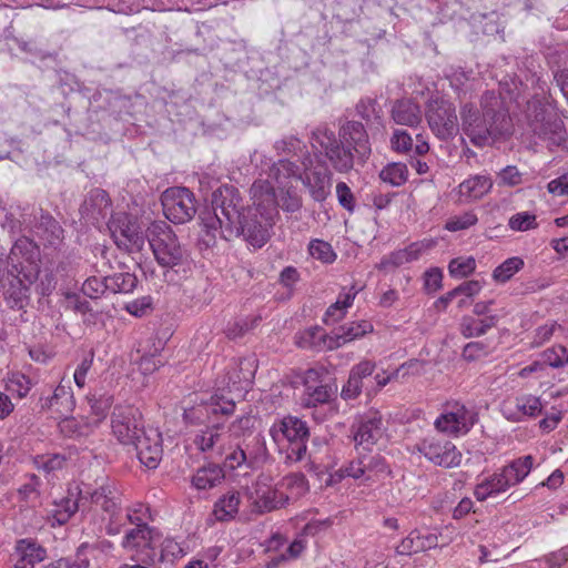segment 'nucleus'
Here are the masks:
<instances>
[{
  "label": "nucleus",
  "instance_id": "1",
  "mask_svg": "<svg viewBox=\"0 0 568 568\" xmlns=\"http://www.w3.org/2000/svg\"><path fill=\"white\" fill-rule=\"evenodd\" d=\"M252 205L244 210L240 192L233 185H222L212 194V207L201 212V242L214 246L217 236L230 241L243 235L253 247H262L271 239L280 217L274 186L266 180L251 186Z\"/></svg>",
  "mask_w": 568,
  "mask_h": 568
},
{
  "label": "nucleus",
  "instance_id": "2",
  "mask_svg": "<svg viewBox=\"0 0 568 568\" xmlns=\"http://www.w3.org/2000/svg\"><path fill=\"white\" fill-rule=\"evenodd\" d=\"M462 130L476 146H486L501 135L508 134L510 119L504 103L494 91L481 95L480 109L465 104L460 110Z\"/></svg>",
  "mask_w": 568,
  "mask_h": 568
},
{
  "label": "nucleus",
  "instance_id": "3",
  "mask_svg": "<svg viewBox=\"0 0 568 568\" xmlns=\"http://www.w3.org/2000/svg\"><path fill=\"white\" fill-rule=\"evenodd\" d=\"M534 466V457L527 455L504 466L500 473H495L479 483L474 495L479 501L506 491L509 487L521 483Z\"/></svg>",
  "mask_w": 568,
  "mask_h": 568
},
{
  "label": "nucleus",
  "instance_id": "4",
  "mask_svg": "<svg viewBox=\"0 0 568 568\" xmlns=\"http://www.w3.org/2000/svg\"><path fill=\"white\" fill-rule=\"evenodd\" d=\"M149 244L158 263L174 267L183 260V250L173 231L164 223H154L149 229Z\"/></svg>",
  "mask_w": 568,
  "mask_h": 568
},
{
  "label": "nucleus",
  "instance_id": "5",
  "mask_svg": "<svg viewBox=\"0 0 568 568\" xmlns=\"http://www.w3.org/2000/svg\"><path fill=\"white\" fill-rule=\"evenodd\" d=\"M312 146L324 152L334 170L346 173L354 166V154L343 145L335 133L326 126H320L312 133Z\"/></svg>",
  "mask_w": 568,
  "mask_h": 568
},
{
  "label": "nucleus",
  "instance_id": "6",
  "mask_svg": "<svg viewBox=\"0 0 568 568\" xmlns=\"http://www.w3.org/2000/svg\"><path fill=\"white\" fill-rule=\"evenodd\" d=\"M159 534L148 525L129 529L122 540V547L131 554V560L153 565L155 562V547Z\"/></svg>",
  "mask_w": 568,
  "mask_h": 568
},
{
  "label": "nucleus",
  "instance_id": "7",
  "mask_svg": "<svg viewBox=\"0 0 568 568\" xmlns=\"http://www.w3.org/2000/svg\"><path fill=\"white\" fill-rule=\"evenodd\" d=\"M112 433L123 445H133L146 432L139 408L125 405L116 406L111 416Z\"/></svg>",
  "mask_w": 568,
  "mask_h": 568
},
{
  "label": "nucleus",
  "instance_id": "8",
  "mask_svg": "<svg viewBox=\"0 0 568 568\" xmlns=\"http://www.w3.org/2000/svg\"><path fill=\"white\" fill-rule=\"evenodd\" d=\"M161 203L168 220L183 224L196 213L193 193L186 187H170L162 193Z\"/></svg>",
  "mask_w": 568,
  "mask_h": 568
},
{
  "label": "nucleus",
  "instance_id": "9",
  "mask_svg": "<svg viewBox=\"0 0 568 568\" xmlns=\"http://www.w3.org/2000/svg\"><path fill=\"white\" fill-rule=\"evenodd\" d=\"M476 422V414L473 410L458 402H454L447 403L434 425L440 433L458 436L467 434Z\"/></svg>",
  "mask_w": 568,
  "mask_h": 568
},
{
  "label": "nucleus",
  "instance_id": "10",
  "mask_svg": "<svg viewBox=\"0 0 568 568\" xmlns=\"http://www.w3.org/2000/svg\"><path fill=\"white\" fill-rule=\"evenodd\" d=\"M112 237L120 248L129 252L140 251L144 245V237L135 219L120 212L112 215L108 223Z\"/></svg>",
  "mask_w": 568,
  "mask_h": 568
},
{
  "label": "nucleus",
  "instance_id": "11",
  "mask_svg": "<svg viewBox=\"0 0 568 568\" xmlns=\"http://www.w3.org/2000/svg\"><path fill=\"white\" fill-rule=\"evenodd\" d=\"M90 499L92 504L99 505L109 514L106 532L118 535L123 525L120 516V503L116 490L110 485H102L94 490L80 491V500Z\"/></svg>",
  "mask_w": 568,
  "mask_h": 568
},
{
  "label": "nucleus",
  "instance_id": "12",
  "mask_svg": "<svg viewBox=\"0 0 568 568\" xmlns=\"http://www.w3.org/2000/svg\"><path fill=\"white\" fill-rule=\"evenodd\" d=\"M429 128L440 140H448L458 132V120L455 106L445 100L435 101L427 112Z\"/></svg>",
  "mask_w": 568,
  "mask_h": 568
},
{
  "label": "nucleus",
  "instance_id": "13",
  "mask_svg": "<svg viewBox=\"0 0 568 568\" xmlns=\"http://www.w3.org/2000/svg\"><path fill=\"white\" fill-rule=\"evenodd\" d=\"M417 447L419 453L437 466L452 468L459 466L462 462L460 452L449 440L428 437L423 439Z\"/></svg>",
  "mask_w": 568,
  "mask_h": 568
},
{
  "label": "nucleus",
  "instance_id": "14",
  "mask_svg": "<svg viewBox=\"0 0 568 568\" xmlns=\"http://www.w3.org/2000/svg\"><path fill=\"white\" fill-rule=\"evenodd\" d=\"M385 427L379 412H368L359 422L353 439L357 452H369L383 438Z\"/></svg>",
  "mask_w": 568,
  "mask_h": 568
},
{
  "label": "nucleus",
  "instance_id": "15",
  "mask_svg": "<svg viewBox=\"0 0 568 568\" xmlns=\"http://www.w3.org/2000/svg\"><path fill=\"white\" fill-rule=\"evenodd\" d=\"M531 131L549 146H561L566 142V130L564 123L555 114L538 112L530 122Z\"/></svg>",
  "mask_w": 568,
  "mask_h": 568
},
{
  "label": "nucleus",
  "instance_id": "16",
  "mask_svg": "<svg viewBox=\"0 0 568 568\" xmlns=\"http://www.w3.org/2000/svg\"><path fill=\"white\" fill-rule=\"evenodd\" d=\"M36 275L32 272L17 273L7 272V285L2 284L4 295L11 307L22 308L29 300V286L34 281Z\"/></svg>",
  "mask_w": 568,
  "mask_h": 568
},
{
  "label": "nucleus",
  "instance_id": "17",
  "mask_svg": "<svg viewBox=\"0 0 568 568\" xmlns=\"http://www.w3.org/2000/svg\"><path fill=\"white\" fill-rule=\"evenodd\" d=\"M270 434L274 442L281 445L283 439L287 444L307 440L310 430L304 420L294 416H286L271 427Z\"/></svg>",
  "mask_w": 568,
  "mask_h": 568
},
{
  "label": "nucleus",
  "instance_id": "18",
  "mask_svg": "<svg viewBox=\"0 0 568 568\" xmlns=\"http://www.w3.org/2000/svg\"><path fill=\"white\" fill-rule=\"evenodd\" d=\"M139 460L150 469L156 468L162 459L161 434L156 430L146 432L133 445Z\"/></svg>",
  "mask_w": 568,
  "mask_h": 568
},
{
  "label": "nucleus",
  "instance_id": "19",
  "mask_svg": "<svg viewBox=\"0 0 568 568\" xmlns=\"http://www.w3.org/2000/svg\"><path fill=\"white\" fill-rule=\"evenodd\" d=\"M339 135L347 145L353 146L357 159L365 162L371 154V144L364 125L357 121H348L341 128Z\"/></svg>",
  "mask_w": 568,
  "mask_h": 568
},
{
  "label": "nucleus",
  "instance_id": "20",
  "mask_svg": "<svg viewBox=\"0 0 568 568\" xmlns=\"http://www.w3.org/2000/svg\"><path fill=\"white\" fill-rule=\"evenodd\" d=\"M226 438L224 426L215 424L201 429L194 438V444L200 450L210 453L211 456H222L225 452Z\"/></svg>",
  "mask_w": 568,
  "mask_h": 568
},
{
  "label": "nucleus",
  "instance_id": "21",
  "mask_svg": "<svg viewBox=\"0 0 568 568\" xmlns=\"http://www.w3.org/2000/svg\"><path fill=\"white\" fill-rule=\"evenodd\" d=\"M250 499L251 513L263 515L284 506L288 497L272 487L257 485L255 493L251 495Z\"/></svg>",
  "mask_w": 568,
  "mask_h": 568
},
{
  "label": "nucleus",
  "instance_id": "22",
  "mask_svg": "<svg viewBox=\"0 0 568 568\" xmlns=\"http://www.w3.org/2000/svg\"><path fill=\"white\" fill-rule=\"evenodd\" d=\"M264 444L260 436H248L241 444L237 445L236 449L226 456V460L231 468H236L242 465L254 467L257 462L260 454L264 452Z\"/></svg>",
  "mask_w": 568,
  "mask_h": 568
},
{
  "label": "nucleus",
  "instance_id": "23",
  "mask_svg": "<svg viewBox=\"0 0 568 568\" xmlns=\"http://www.w3.org/2000/svg\"><path fill=\"white\" fill-rule=\"evenodd\" d=\"M36 254L37 246L31 240L27 237L18 239L7 257V272L29 273L30 271H27L24 263L31 264Z\"/></svg>",
  "mask_w": 568,
  "mask_h": 568
},
{
  "label": "nucleus",
  "instance_id": "24",
  "mask_svg": "<svg viewBox=\"0 0 568 568\" xmlns=\"http://www.w3.org/2000/svg\"><path fill=\"white\" fill-rule=\"evenodd\" d=\"M295 343L298 347L311 351H325L338 348V339L327 335L318 327L313 326L296 334Z\"/></svg>",
  "mask_w": 568,
  "mask_h": 568
},
{
  "label": "nucleus",
  "instance_id": "25",
  "mask_svg": "<svg viewBox=\"0 0 568 568\" xmlns=\"http://www.w3.org/2000/svg\"><path fill=\"white\" fill-rule=\"evenodd\" d=\"M41 402L42 409L51 410L59 418L68 416L74 408V398L71 388L62 384L55 387L52 396L41 399Z\"/></svg>",
  "mask_w": 568,
  "mask_h": 568
},
{
  "label": "nucleus",
  "instance_id": "26",
  "mask_svg": "<svg viewBox=\"0 0 568 568\" xmlns=\"http://www.w3.org/2000/svg\"><path fill=\"white\" fill-rule=\"evenodd\" d=\"M375 363L368 359L356 364L349 372L348 381L342 388V397L352 399L357 397L363 388V379L371 376L375 371Z\"/></svg>",
  "mask_w": 568,
  "mask_h": 568
},
{
  "label": "nucleus",
  "instance_id": "27",
  "mask_svg": "<svg viewBox=\"0 0 568 568\" xmlns=\"http://www.w3.org/2000/svg\"><path fill=\"white\" fill-rule=\"evenodd\" d=\"M111 209L108 193L101 189L92 190L81 205V214L92 221L104 219Z\"/></svg>",
  "mask_w": 568,
  "mask_h": 568
},
{
  "label": "nucleus",
  "instance_id": "28",
  "mask_svg": "<svg viewBox=\"0 0 568 568\" xmlns=\"http://www.w3.org/2000/svg\"><path fill=\"white\" fill-rule=\"evenodd\" d=\"M507 417L513 420H520L524 416H536L541 412V403L538 397L525 395L504 404Z\"/></svg>",
  "mask_w": 568,
  "mask_h": 568
},
{
  "label": "nucleus",
  "instance_id": "29",
  "mask_svg": "<svg viewBox=\"0 0 568 568\" xmlns=\"http://www.w3.org/2000/svg\"><path fill=\"white\" fill-rule=\"evenodd\" d=\"M438 538L434 534L422 535L418 530H413L396 547L398 555H413L437 547Z\"/></svg>",
  "mask_w": 568,
  "mask_h": 568
},
{
  "label": "nucleus",
  "instance_id": "30",
  "mask_svg": "<svg viewBox=\"0 0 568 568\" xmlns=\"http://www.w3.org/2000/svg\"><path fill=\"white\" fill-rule=\"evenodd\" d=\"M305 184L308 186L315 201H324L331 193L332 173L327 168L311 170L305 174Z\"/></svg>",
  "mask_w": 568,
  "mask_h": 568
},
{
  "label": "nucleus",
  "instance_id": "31",
  "mask_svg": "<svg viewBox=\"0 0 568 568\" xmlns=\"http://www.w3.org/2000/svg\"><path fill=\"white\" fill-rule=\"evenodd\" d=\"M16 551L19 555L17 561L34 568L36 564L47 558V549L32 538L20 539L16 544Z\"/></svg>",
  "mask_w": 568,
  "mask_h": 568
},
{
  "label": "nucleus",
  "instance_id": "32",
  "mask_svg": "<svg viewBox=\"0 0 568 568\" xmlns=\"http://www.w3.org/2000/svg\"><path fill=\"white\" fill-rule=\"evenodd\" d=\"M392 118L397 124L413 128L422 122V110L412 100H399L393 105Z\"/></svg>",
  "mask_w": 568,
  "mask_h": 568
},
{
  "label": "nucleus",
  "instance_id": "33",
  "mask_svg": "<svg viewBox=\"0 0 568 568\" xmlns=\"http://www.w3.org/2000/svg\"><path fill=\"white\" fill-rule=\"evenodd\" d=\"M493 187V181L486 175H474L458 185V193L465 201L479 200Z\"/></svg>",
  "mask_w": 568,
  "mask_h": 568
},
{
  "label": "nucleus",
  "instance_id": "34",
  "mask_svg": "<svg viewBox=\"0 0 568 568\" xmlns=\"http://www.w3.org/2000/svg\"><path fill=\"white\" fill-rule=\"evenodd\" d=\"M498 321V315H488L484 318L464 316L459 324V331L466 338L478 337L485 335L490 328L495 327Z\"/></svg>",
  "mask_w": 568,
  "mask_h": 568
},
{
  "label": "nucleus",
  "instance_id": "35",
  "mask_svg": "<svg viewBox=\"0 0 568 568\" xmlns=\"http://www.w3.org/2000/svg\"><path fill=\"white\" fill-rule=\"evenodd\" d=\"M254 374V361L250 358L240 359L239 363H234L232 371L227 372V386L241 390L253 381Z\"/></svg>",
  "mask_w": 568,
  "mask_h": 568
},
{
  "label": "nucleus",
  "instance_id": "36",
  "mask_svg": "<svg viewBox=\"0 0 568 568\" xmlns=\"http://www.w3.org/2000/svg\"><path fill=\"white\" fill-rule=\"evenodd\" d=\"M419 254L420 247L417 243H414L404 250H398L387 256H384L377 265V268L385 272L395 270L404 264L417 260Z\"/></svg>",
  "mask_w": 568,
  "mask_h": 568
},
{
  "label": "nucleus",
  "instance_id": "37",
  "mask_svg": "<svg viewBox=\"0 0 568 568\" xmlns=\"http://www.w3.org/2000/svg\"><path fill=\"white\" fill-rule=\"evenodd\" d=\"M225 478L222 467L215 464L203 466L192 477V484L196 489L205 490L220 485Z\"/></svg>",
  "mask_w": 568,
  "mask_h": 568
},
{
  "label": "nucleus",
  "instance_id": "38",
  "mask_svg": "<svg viewBox=\"0 0 568 568\" xmlns=\"http://www.w3.org/2000/svg\"><path fill=\"white\" fill-rule=\"evenodd\" d=\"M240 504V494L233 490L227 491L215 501L213 515L220 521L231 520L237 515Z\"/></svg>",
  "mask_w": 568,
  "mask_h": 568
},
{
  "label": "nucleus",
  "instance_id": "39",
  "mask_svg": "<svg viewBox=\"0 0 568 568\" xmlns=\"http://www.w3.org/2000/svg\"><path fill=\"white\" fill-rule=\"evenodd\" d=\"M335 392L336 388L329 385H307L301 396V404L307 408L327 404L335 395Z\"/></svg>",
  "mask_w": 568,
  "mask_h": 568
},
{
  "label": "nucleus",
  "instance_id": "40",
  "mask_svg": "<svg viewBox=\"0 0 568 568\" xmlns=\"http://www.w3.org/2000/svg\"><path fill=\"white\" fill-rule=\"evenodd\" d=\"M372 331L373 325L368 321L352 322L341 326L333 337L338 339V347H341L345 343L362 337Z\"/></svg>",
  "mask_w": 568,
  "mask_h": 568
},
{
  "label": "nucleus",
  "instance_id": "41",
  "mask_svg": "<svg viewBox=\"0 0 568 568\" xmlns=\"http://www.w3.org/2000/svg\"><path fill=\"white\" fill-rule=\"evenodd\" d=\"M270 176L273 178L280 185H286V180L294 178L300 180L302 178L301 168L288 160H280L270 170Z\"/></svg>",
  "mask_w": 568,
  "mask_h": 568
},
{
  "label": "nucleus",
  "instance_id": "42",
  "mask_svg": "<svg viewBox=\"0 0 568 568\" xmlns=\"http://www.w3.org/2000/svg\"><path fill=\"white\" fill-rule=\"evenodd\" d=\"M261 316L250 315L245 317L235 318L230 322L225 328V334L230 339L243 337L247 332L255 328L261 322Z\"/></svg>",
  "mask_w": 568,
  "mask_h": 568
},
{
  "label": "nucleus",
  "instance_id": "43",
  "mask_svg": "<svg viewBox=\"0 0 568 568\" xmlns=\"http://www.w3.org/2000/svg\"><path fill=\"white\" fill-rule=\"evenodd\" d=\"M357 292L358 291L353 286L347 292L341 293L337 301L327 308L325 321L328 322L332 320L333 322H336L341 320L344 316L345 310L353 304Z\"/></svg>",
  "mask_w": 568,
  "mask_h": 568
},
{
  "label": "nucleus",
  "instance_id": "44",
  "mask_svg": "<svg viewBox=\"0 0 568 568\" xmlns=\"http://www.w3.org/2000/svg\"><path fill=\"white\" fill-rule=\"evenodd\" d=\"M357 292L358 291L353 286L347 292L341 293L337 301L327 308L325 321L328 322L332 320L333 322H336L341 320L344 316L345 310L353 304Z\"/></svg>",
  "mask_w": 568,
  "mask_h": 568
},
{
  "label": "nucleus",
  "instance_id": "45",
  "mask_svg": "<svg viewBox=\"0 0 568 568\" xmlns=\"http://www.w3.org/2000/svg\"><path fill=\"white\" fill-rule=\"evenodd\" d=\"M138 278L132 273H119L108 276L109 292L128 294L136 287Z\"/></svg>",
  "mask_w": 568,
  "mask_h": 568
},
{
  "label": "nucleus",
  "instance_id": "46",
  "mask_svg": "<svg viewBox=\"0 0 568 568\" xmlns=\"http://www.w3.org/2000/svg\"><path fill=\"white\" fill-rule=\"evenodd\" d=\"M379 176L384 182L400 186L408 179V170L404 163H390L381 171Z\"/></svg>",
  "mask_w": 568,
  "mask_h": 568
},
{
  "label": "nucleus",
  "instance_id": "47",
  "mask_svg": "<svg viewBox=\"0 0 568 568\" xmlns=\"http://www.w3.org/2000/svg\"><path fill=\"white\" fill-rule=\"evenodd\" d=\"M87 548V545H81L74 557H62L43 566V568H89V558L84 557V550Z\"/></svg>",
  "mask_w": 568,
  "mask_h": 568
},
{
  "label": "nucleus",
  "instance_id": "48",
  "mask_svg": "<svg viewBox=\"0 0 568 568\" xmlns=\"http://www.w3.org/2000/svg\"><path fill=\"white\" fill-rule=\"evenodd\" d=\"M545 364L552 368H561L568 365V349L562 345H556L541 353Z\"/></svg>",
  "mask_w": 568,
  "mask_h": 568
},
{
  "label": "nucleus",
  "instance_id": "49",
  "mask_svg": "<svg viewBox=\"0 0 568 568\" xmlns=\"http://www.w3.org/2000/svg\"><path fill=\"white\" fill-rule=\"evenodd\" d=\"M524 266V261L519 257H510L495 268L493 277L497 282H507L515 273Z\"/></svg>",
  "mask_w": 568,
  "mask_h": 568
},
{
  "label": "nucleus",
  "instance_id": "50",
  "mask_svg": "<svg viewBox=\"0 0 568 568\" xmlns=\"http://www.w3.org/2000/svg\"><path fill=\"white\" fill-rule=\"evenodd\" d=\"M477 222V215L473 211H468L450 216L445 223V230L449 232L463 231L475 225Z\"/></svg>",
  "mask_w": 568,
  "mask_h": 568
},
{
  "label": "nucleus",
  "instance_id": "51",
  "mask_svg": "<svg viewBox=\"0 0 568 568\" xmlns=\"http://www.w3.org/2000/svg\"><path fill=\"white\" fill-rule=\"evenodd\" d=\"M79 503L74 498H63L53 510V518L59 525L65 524L78 510Z\"/></svg>",
  "mask_w": 568,
  "mask_h": 568
},
{
  "label": "nucleus",
  "instance_id": "52",
  "mask_svg": "<svg viewBox=\"0 0 568 568\" xmlns=\"http://www.w3.org/2000/svg\"><path fill=\"white\" fill-rule=\"evenodd\" d=\"M106 291H109L108 276H90L84 281L82 285L83 294L90 298H99Z\"/></svg>",
  "mask_w": 568,
  "mask_h": 568
},
{
  "label": "nucleus",
  "instance_id": "53",
  "mask_svg": "<svg viewBox=\"0 0 568 568\" xmlns=\"http://www.w3.org/2000/svg\"><path fill=\"white\" fill-rule=\"evenodd\" d=\"M206 412L212 414L232 415L235 409L233 399H227L223 395L214 394L211 396L210 402L204 406Z\"/></svg>",
  "mask_w": 568,
  "mask_h": 568
},
{
  "label": "nucleus",
  "instance_id": "54",
  "mask_svg": "<svg viewBox=\"0 0 568 568\" xmlns=\"http://www.w3.org/2000/svg\"><path fill=\"white\" fill-rule=\"evenodd\" d=\"M361 458L363 459V466L366 471V480L371 479L369 474H379L387 471V465L383 456L379 454L368 455L361 450Z\"/></svg>",
  "mask_w": 568,
  "mask_h": 568
},
{
  "label": "nucleus",
  "instance_id": "55",
  "mask_svg": "<svg viewBox=\"0 0 568 568\" xmlns=\"http://www.w3.org/2000/svg\"><path fill=\"white\" fill-rule=\"evenodd\" d=\"M476 268L474 257H457L450 261L448 265L449 274L454 277H466Z\"/></svg>",
  "mask_w": 568,
  "mask_h": 568
},
{
  "label": "nucleus",
  "instance_id": "56",
  "mask_svg": "<svg viewBox=\"0 0 568 568\" xmlns=\"http://www.w3.org/2000/svg\"><path fill=\"white\" fill-rule=\"evenodd\" d=\"M310 254L324 263H332L336 255L329 243L322 240H313L308 245Z\"/></svg>",
  "mask_w": 568,
  "mask_h": 568
},
{
  "label": "nucleus",
  "instance_id": "57",
  "mask_svg": "<svg viewBox=\"0 0 568 568\" xmlns=\"http://www.w3.org/2000/svg\"><path fill=\"white\" fill-rule=\"evenodd\" d=\"M379 111L381 110L377 108L376 101L371 98L362 99L356 104L357 115H359L367 123L378 121L381 119Z\"/></svg>",
  "mask_w": 568,
  "mask_h": 568
},
{
  "label": "nucleus",
  "instance_id": "58",
  "mask_svg": "<svg viewBox=\"0 0 568 568\" xmlns=\"http://www.w3.org/2000/svg\"><path fill=\"white\" fill-rule=\"evenodd\" d=\"M283 485L295 496L308 491V483L302 473H292L283 478Z\"/></svg>",
  "mask_w": 568,
  "mask_h": 568
},
{
  "label": "nucleus",
  "instance_id": "59",
  "mask_svg": "<svg viewBox=\"0 0 568 568\" xmlns=\"http://www.w3.org/2000/svg\"><path fill=\"white\" fill-rule=\"evenodd\" d=\"M509 227L514 231H528L537 227L536 215L529 212H520L509 219Z\"/></svg>",
  "mask_w": 568,
  "mask_h": 568
},
{
  "label": "nucleus",
  "instance_id": "60",
  "mask_svg": "<svg viewBox=\"0 0 568 568\" xmlns=\"http://www.w3.org/2000/svg\"><path fill=\"white\" fill-rule=\"evenodd\" d=\"M306 442L307 440H301L285 445V464L291 465L302 462L305 458L307 452Z\"/></svg>",
  "mask_w": 568,
  "mask_h": 568
},
{
  "label": "nucleus",
  "instance_id": "61",
  "mask_svg": "<svg viewBox=\"0 0 568 568\" xmlns=\"http://www.w3.org/2000/svg\"><path fill=\"white\" fill-rule=\"evenodd\" d=\"M392 149L395 152L407 153L413 149V139L404 130H395L390 139Z\"/></svg>",
  "mask_w": 568,
  "mask_h": 568
},
{
  "label": "nucleus",
  "instance_id": "62",
  "mask_svg": "<svg viewBox=\"0 0 568 568\" xmlns=\"http://www.w3.org/2000/svg\"><path fill=\"white\" fill-rule=\"evenodd\" d=\"M358 457L351 460L346 466L339 469L341 476L352 477L354 479L365 478L366 471L363 466V459L361 458V450L357 452Z\"/></svg>",
  "mask_w": 568,
  "mask_h": 568
},
{
  "label": "nucleus",
  "instance_id": "63",
  "mask_svg": "<svg viewBox=\"0 0 568 568\" xmlns=\"http://www.w3.org/2000/svg\"><path fill=\"white\" fill-rule=\"evenodd\" d=\"M336 195L338 203L348 212H354L355 197L351 189L345 182H338L336 184Z\"/></svg>",
  "mask_w": 568,
  "mask_h": 568
},
{
  "label": "nucleus",
  "instance_id": "64",
  "mask_svg": "<svg viewBox=\"0 0 568 568\" xmlns=\"http://www.w3.org/2000/svg\"><path fill=\"white\" fill-rule=\"evenodd\" d=\"M499 183L507 186H516L523 183V174L516 166L508 165L498 173Z\"/></svg>",
  "mask_w": 568,
  "mask_h": 568
}]
</instances>
